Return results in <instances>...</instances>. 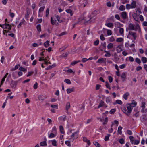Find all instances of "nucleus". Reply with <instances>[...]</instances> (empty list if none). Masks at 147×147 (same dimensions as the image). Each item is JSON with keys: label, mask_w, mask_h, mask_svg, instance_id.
I'll return each instance as SVG.
<instances>
[{"label": "nucleus", "mask_w": 147, "mask_h": 147, "mask_svg": "<svg viewBox=\"0 0 147 147\" xmlns=\"http://www.w3.org/2000/svg\"><path fill=\"white\" fill-rule=\"evenodd\" d=\"M25 22V20L24 19H23L21 20V22L18 25V26L17 27L18 28H19Z\"/></svg>", "instance_id": "nucleus-27"}, {"label": "nucleus", "mask_w": 147, "mask_h": 147, "mask_svg": "<svg viewBox=\"0 0 147 147\" xmlns=\"http://www.w3.org/2000/svg\"><path fill=\"white\" fill-rule=\"evenodd\" d=\"M74 88L73 87L71 88H68L66 90L68 94H69L72 92H74Z\"/></svg>", "instance_id": "nucleus-12"}, {"label": "nucleus", "mask_w": 147, "mask_h": 147, "mask_svg": "<svg viewBox=\"0 0 147 147\" xmlns=\"http://www.w3.org/2000/svg\"><path fill=\"white\" fill-rule=\"evenodd\" d=\"M64 82L67 84H71V82L69 79H66L64 80Z\"/></svg>", "instance_id": "nucleus-41"}, {"label": "nucleus", "mask_w": 147, "mask_h": 147, "mask_svg": "<svg viewBox=\"0 0 147 147\" xmlns=\"http://www.w3.org/2000/svg\"><path fill=\"white\" fill-rule=\"evenodd\" d=\"M126 72H124L121 75V77L122 79V81L123 82L124 81L125 79L126 78Z\"/></svg>", "instance_id": "nucleus-9"}, {"label": "nucleus", "mask_w": 147, "mask_h": 147, "mask_svg": "<svg viewBox=\"0 0 147 147\" xmlns=\"http://www.w3.org/2000/svg\"><path fill=\"white\" fill-rule=\"evenodd\" d=\"M65 11L68 13H70V15L72 16L74 14V13L70 9H67L65 10Z\"/></svg>", "instance_id": "nucleus-19"}, {"label": "nucleus", "mask_w": 147, "mask_h": 147, "mask_svg": "<svg viewBox=\"0 0 147 147\" xmlns=\"http://www.w3.org/2000/svg\"><path fill=\"white\" fill-rule=\"evenodd\" d=\"M116 103H114V104H115L116 103L120 105H121L122 104V102L121 101L119 100H116Z\"/></svg>", "instance_id": "nucleus-39"}, {"label": "nucleus", "mask_w": 147, "mask_h": 147, "mask_svg": "<svg viewBox=\"0 0 147 147\" xmlns=\"http://www.w3.org/2000/svg\"><path fill=\"white\" fill-rule=\"evenodd\" d=\"M126 65L125 64H123L119 66V67L121 69H123L125 67Z\"/></svg>", "instance_id": "nucleus-61"}, {"label": "nucleus", "mask_w": 147, "mask_h": 147, "mask_svg": "<svg viewBox=\"0 0 147 147\" xmlns=\"http://www.w3.org/2000/svg\"><path fill=\"white\" fill-rule=\"evenodd\" d=\"M116 111V109H111V111H109V113L110 114H113Z\"/></svg>", "instance_id": "nucleus-56"}, {"label": "nucleus", "mask_w": 147, "mask_h": 147, "mask_svg": "<svg viewBox=\"0 0 147 147\" xmlns=\"http://www.w3.org/2000/svg\"><path fill=\"white\" fill-rule=\"evenodd\" d=\"M123 39L122 38H119L116 39V41L117 42H121L123 40Z\"/></svg>", "instance_id": "nucleus-44"}, {"label": "nucleus", "mask_w": 147, "mask_h": 147, "mask_svg": "<svg viewBox=\"0 0 147 147\" xmlns=\"http://www.w3.org/2000/svg\"><path fill=\"white\" fill-rule=\"evenodd\" d=\"M132 16L134 20L137 22L139 21L137 15L136 13H134L132 14Z\"/></svg>", "instance_id": "nucleus-10"}, {"label": "nucleus", "mask_w": 147, "mask_h": 147, "mask_svg": "<svg viewBox=\"0 0 147 147\" xmlns=\"http://www.w3.org/2000/svg\"><path fill=\"white\" fill-rule=\"evenodd\" d=\"M135 60V61L138 64H140L141 63L140 59L138 58H136Z\"/></svg>", "instance_id": "nucleus-38"}, {"label": "nucleus", "mask_w": 147, "mask_h": 147, "mask_svg": "<svg viewBox=\"0 0 147 147\" xmlns=\"http://www.w3.org/2000/svg\"><path fill=\"white\" fill-rule=\"evenodd\" d=\"M104 102L103 100H101L100 102V103L98 107V108H99L102 107L104 105Z\"/></svg>", "instance_id": "nucleus-29"}, {"label": "nucleus", "mask_w": 147, "mask_h": 147, "mask_svg": "<svg viewBox=\"0 0 147 147\" xmlns=\"http://www.w3.org/2000/svg\"><path fill=\"white\" fill-rule=\"evenodd\" d=\"M59 129L61 132L62 134H63L64 132L63 131V126L61 125H60L59 127Z\"/></svg>", "instance_id": "nucleus-49"}, {"label": "nucleus", "mask_w": 147, "mask_h": 147, "mask_svg": "<svg viewBox=\"0 0 147 147\" xmlns=\"http://www.w3.org/2000/svg\"><path fill=\"white\" fill-rule=\"evenodd\" d=\"M66 118V116L65 115H63L62 116H60L58 118V119L61 121H65Z\"/></svg>", "instance_id": "nucleus-16"}, {"label": "nucleus", "mask_w": 147, "mask_h": 147, "mask_svg": "<svg viewBox=\"0 0 147 147\" xmlns=\"http://www.w3.org/2000/svg\"><path fill=\"white\" fill-rule=\"evenodd\" d=\"M122 129V127L121 126H119L117 130V132L120 134L121 135L122 134V132L121 131Z\"/></svg>", "instance_id": "nucleus-24"}, {"label": "nucleus", "mask_w": 147, "mask_h": 147, "mask_svg": "<svg viewBox=\"0 0 147 147\" xmlns=\"http://www.w3.org/2000/svg\"><path fill=\"white\" fill-rule=\"evenodd\" d=\"M128 29L130 30L136 31L137 30L139 29V32L140 31V27L138 24H137L135 26L131 23H130L129 25Z\"/></svg>", "instance_id": "nucleus-2"}, {"label": "nucleus", "mask_w": 147, "mask_h": 147, "mask_svg": "<svg viewBox=\"0 0 147 147\" xmlns=\"http://www.w3.org/2000/svg\"><path fill=\"white\" fill-rule=\"evenodd\" d=\"M121 16L124 20H125L128 18L127 13L125 11L122 12L121 13Z\"/></svg>", "instance_id": "nucleus-6"}, {"label": "nucleus", "mask_w": 147, "mask_h": 147, "mask_svg": "<svg viewBox=\"0 0 147 147\" xmlns=\"http://www.w3.org/2000/svg\"><path fill=\"white\" fill-rule=\"evenodd\" d=\"M17 85V82L16 81H12L11 82L10 85L12 88H13Z\"/></svg>", "instance_id": "nucleus-18"}, {"label": "nucleus", "mask_w": 147, "mask_h": 147, "mask_svg": "<svg viewBox=\"0 0 147 147\" xmlns=\"http://www.w3.org/2000/svg\"><path fill=\"white\" fill-rule=\"evenodd\" d=\"M97 62L99 63H106V58H101L98 59Z\"/></svg>", "instance_id": "nucleus-5"}, {"label": "nucleus", "mask_w": 147, "mask_h": 147, "mask_svg": "<svg viewBox=\"0 0 147 147\" xmlns=\"http://www.w3.org/2000/svg\"><path fill=\"white\" fill-rule=\"evenodd\" d=\"M134 111H135V113L133 115V116L136 117H138L139 115V111H138L136 108L134 109Z\"/></svg>", "instance_id": "nucleus-8"}, {"label": "nucleus", "mask_w": 147, "mask_h": 147, "mask_svg": "<svg viewBox=\"0 0 147 147\" xmlns=\"http://www.w3.org/2000/svg\"><path fill=\"white\" fill-rule=\"evenodd\" d=\"M105 83L106 84L105 86L106 88L108 89H110L111 88L108 82H106Z\"/></svg>", "instance_id": "nucleus-55"}, {"label": "nucleus", "mask_w": 147, "mask_h": 147, "mask_svg": "<svg viewBox=\"0 0 147 147\" xmlns=\"http://www.w3.org/2000/svg\"><path fill=\"white\" fill-rule=\"evenodd\" d=\"M126 107L128 113L129 114V116L131 113L132 111V105L131 104H127L126 105Z\"/></svg>", "instance_id": "nucleus-3"}, {"label": "nucleus", "mask_w": 147, "mask_h": 147, "mask_svg": "<svg viewBox=\"0 0 147 147\" xmlns=\"http://www.w3.org/2000/svg\"><path fill=\"white\" fill-rule=\"evenodd\" d=\"M99 43V40L98 39L95 41L94 42V45L95 46H97L98 45Z\"/></svg>", "instance_id": "nucleus-52"}, {"label": "nucleus", "mask_w": 147, "mask_h": 147, "mask_svg": "<svg viewBox=\"0 0 147 147\" xmlns=\"http://www.w3.org/2000/svg\"><path fill=\"white\" fill-rule=\"evenodd\" d=\"M132 9L135 8L136 6V2L135 1H133L132 2L131 4H130Z\"/></svg>", "instance_id": "nucleus-15"}, {"label": "nucleus", "mask_w": 147, "mask_h": 147, "mask_svg": "<svg viewBox=\"0 0 147 147\" xmlns=\"http://www.w3.org/2000/svg\"><path fill=\"white\" fill-rule=\"evenodd\" d=\"M93 144L96 147H100V145L96 141H94Z\"/></svg>", "instance_id": "nucleus-28"}, {"label": "nucleus", "mask_w": 147, "mask_h": 147, "mask_svg": "<svg viewBox=\"0 0 147 147\" xmlns=\"http://www.w3.org/2000/svg\"><path fill=\"white\" fill-rule=\"evenodd\" d=\"M3 28L4 29H7L9 30L11 29V26L9 24L5 23L3 24Z\"/></svg>", "instance_id": "nucleus-4"}, {"label": "nucleus", "mask_w": 147, "mask_h": 147, "mask_svg": "<svg viewBox=\"0 0 147 147\" xmlns=\"http://www.w3.org/2000/svg\"><path fill=\"white\" fill-rule=\"evenodd\" d=\"M123 112L125 113L127 116H129V114L128 113L125 107H124L123 110Z\"/></svg>", "instance_id": "nucleus-35"}, {"label": "nucleus", "mask_w": 147, "mask_h": 147, "mask_svg": "<svg viewBox=\"0 0 147 147\" xmlns=\"http://www.w3.org/2000/svg\"><path fill=\"white\" fill-rule=\"evenodd\" d=\"M129 0H121V3L123 4H125V3L129 2Z\"/></svg>", "instance_id": "nucleus-58"}, {"label": "nucleus", "mask_w": 147, "mask_h": 147, "mask_svg": "<svg viewBox=\"0 0 147 147\" xmlns=\"http://www.w3.org/2000/svg\"><path fill=\"white\" fill-rule=\"evenodd\" d=\"M146 105V103L144 102H141V107L143 109H144L145 107V105Z\"/></svg>", "instance_id": "nucleus-50"}, {"label": "nucleus", "mask_w": 147, "mask_h": 147, "mask_svg": "<svg viewBox=\"0 0 147 147\" xmlns=\"http://www.w3.org/2000/svg\"><path fill=\"white\" fill-rule=\"evenodd\" d=\"M95 19V18L94 16L90 15L85 19L84 18H82L80 19L79 23L80 24H82L85 22L88 23H90L91 22H94V20Z\"/></svg>", "instance_id": "nucleus-1"}, {"label": "nucleus", "mask_w": 147, "mask_h": 147, "mask_svg": "<svg viewBox=\"0 0 147 147\" xmlns=\"http://www.w3.org/2000/svg\"><path fill=\"white\" fill-rule=\"evenodd\" d=\"M106 26L109 27H112L113 26V24L111 23H108L105 24Z\"/></svg>", "instance_id": "nucleus-37"}, {"label": "nucleus", "mask_w": 147, "mask_h": 147, "mask_svg": "<svg viewBox=\"0 0 147 147\" xmlns=\"http://www.w3.org/2000/svg\"><path fill=\"white\" fill-rule=\"evenodd\" d=\"M34 73V72L33 71H29L28 72V74L26 75V76L28 77H29L32 75Z\"/></svg>", "instance_id": "nucleus-51"}, {"label": "nucleus", "mask_w": 147, "mask_h": 147, "mask_svg": "<svg viewBox=\"0 0 147 147\" xmlns=\"http://www.w3.org/2000/svg\"><path fill=\"white\" fill-rule=\"evenodd\" d=\"M70 103L69 102H68L67 103L66 106V109L67 111H68L70 107Z\"/></svg>", "instance_id": "nucleus-31"}, {"label": "nucleus", "mask_w": 147, "mask_h": 147, "mask_svg": "<svg viewBox=\"0 0 147 147\" xmlns=\"http://www.w3.org/2000/svg\"><path fill=\"white\" fill-rule=\"evenodd\" d=\"M55 137V135L53 133H51L49 136V137L50 138H53Z\"/></svg>", "instance_id": "nucleus-64"}, {"label": "nucleus", "mask_w": 147, "mask_h": 147, "mask_svg": "<svg viewBox=\"0 0 147 147\" xmlns=\"http://www.w3.org/2000/svg\"><path fill=\"white\" fill-rule=\"evenodd\" d=\"M129 35H131L133 37L134 39L135 40L137 37L136 33L134 32L129 31Z\"/></svg>", "instance_id": "nucleus-7"}, {"label": "nucleus", "mask_w": 147, "mask_h": 147, "mask_svg": "<svg viewBox=\"0 0 147 147\" xmlns=\"http://www.w3.org/2000/svg\"><path fill=\"white\" fill-rule=\"evenodd\" d=\"M126 8L127 9H132L130 4H127L126 5Z\"/></svg>", "instance_id": "nucleus-46"}, {"label": "nucleus", "mask_w": 147, "mask_h": 147, "mask_svg": "<svg viewBox=\"0 0 147 147\" xmlns=\"http://www.w3.org/2000/svg\"><path fill=\"white\" fill-rule=\"evenodd\" d=\"M55 16L56 17V19H57L58 21L60 22L61 23L63 22L62 20H60V17L58 15H55Z\"/></svg>", "instance_id": "nucleus-22"}, {"label": "nucleus", "mask_w": 147, "mask_h": 147, "mask_svg": "<svg viewBox=\"0 0 147 147\" xmlns=\"http://www.w3.org/2000/svg\"><path fill=\"white\" fill-rule=\"evenodd\" d=\"M40 145L41 146H46L47 145L46 142L45 141L41 142L40 143Z\"/></svg>", "instance_id": "nucleus-30"}, {"label": "nucleus", "mask_w": 147, "mask_h": 147, "mask_svg": "<svg viewBox=\"0 0 147 147\" xmlns=\"http://www.w3.org/2000/svg\"><path fill=\"white\" fill-rule=\"evenodd\" d=\"M105 52L106 53L105 55V57H109L111 56V54L109 53L107 51H105Z\"/></svg>", "instance_id": "nucleus-57"}, {"label": "nucleus", "mask_w": 147, "mask_h": 147, "mask_svg": "<svg viewBox=\"0 0 147 147\" xmlns=\"http://www.w3.org/2000/svg\"><path fill=\"white\" fill-rule=\"evenodd\" d=\"M109 40L110 42H113L115 40V39L114 37L112 36L109 38Z\"/></svg>", "instance_id": "nucleus-63"}, {"label": "nucleus", "mask_w": 147, "mask_h": 147, "mask_svg": "<svg viewBox=\"0 0 147 147\" xmlns=\"http://www.w3.org/2000/svg\"><path fill=\"white\" fill-rule=\"evenodd\" d=\"M19 70L20 71H22L23 72H25L26 71V69L22 67H19Z\"/></svg>", "instance_id": "nucleus-42"}, {"label": "nucleus", "mask_w": 147, "mask_h": 147, "mask_svg": "<svg viewBox=\"0 0 147 147\" xmlns=\"http://www.w3.org/2000/svg\"><path fill=\"white\" fill-rule=\"evenodd\" d=\"M49 8H47L46 11V16L48 17L49 16Z\"/></svg>", "instance_id": "nucleus-47"}, {"label": "nucleus", "mask_w": 147, "mask_h": 147, "mask_svg": "<svg viewBox=\"0 0 147 147\" xmlns=\"http://www.w3.org/2000/svg\"><path fill=\"white\" fill-rule=\"evenodd\" d=\"M113 47V45L112 43H110L107 46V47L108 49L112 48Z\"/></svg>", "instance_id": "nucleus-36"}, {"label": "nucleus", "mask_w": 147, "mask_h": 147, "mask_svg": "<svg viewBox=\"0 0 147 147\" xmlns=\"http://www.w3.org/2000/svg\"><path fill=\"white\" fill-rule=\"evenodd\" d=\"M51 22L52 25L56 24L57 22V20H53V18L51 17Z\"/></svg>", "instance_id": "nucleus-13"}, {"label": "nucleus", "mask_w": 147, "mask_h": 147, "mask_svg": "<svg viewBox=\"0 0 147 147\" xmlns=\"http://www.w3.org/2000/svg\"><path fill=\"white\" fill-rule=\"evenodd\" d=\"M119 32L120 34H122L124 32L123 29L122 28H120L119 30Z\"/></svg>", "instance_id": "nucleus-53"}, {"label": "nucleus", "mask_w": 147, "mask_h": 147, "mask_svg": "<svg viewBox=\"0 0 147 147\" xmlns=\"http://www.w3.org/2000/svg\"><path fill=\"white\" fill-rule=\"evenodd\" d=\"M100 39L102 41L104 40H105V38L104 37L103 34H101L100 36Z\"/></svg>", "instance_id": "nucleus-59"}, {"label": "nucleus", "mask_w": 147, "mask_h": 147, "mask_svg": "<svg viewBox=\"0 0 147 147\" xmlns=\"http://www.w3.org/2000/svg\"><path fill=\"white\" fill-rule=\"evenodd\" d=\"M49 45V42L48 40L47 41L44 43V45L46 47H48Z\"/></svg>", "instance_id": "nucleus-43"}, {"label": "nucleus", "mask_w": 147, "mask_h": 147, "mask_svg": "<svg viewBox=\"0 0 147 147\" xmlns=\"http://www.w3.org/2000/svg\"><path fill=\"white\" fill-rule=\"evenodd\" d=\"M79 133V131L77 130L76 132H74V133L72 134V135H73V136L74 137V138H75V139H76L78 138V135Z\"/></svg>", "instance_id": "nucleus-11"}, {"label": "nucleus", "mask_w": 147, "mask_h": 147, "mask_svg": "<svg viewBox=\"0 0 147 147\" xmlns=\"http://www.w3.org/2000/svg\"><path fill=\"white\" fill-rule=\"evenodd\" d=\"M132 107H135L136 105H137V102L135 101L134 100H132L131 103Z\"/></svg>", "instance_id": "nucleus-23"}, {"label": "nucleus", "mask_w": 147, "mask_h": 147, "mask_svg": "<svg viewBox=\"0 0 147 147\" xmlns=\"http://www.w3.org/2000/svg\"><path fill=\"white\" fill-rule=\"evenodd\" d=\"M129 95V94L128 92H126L124 94L123 96L125 100H127V98Z\"/></svg>", "instance_id": "nucleus-21"}, {"label": "nucleus", "mask_w": 147, "mask_h": 147, "mask_svg": "<svg viewBox=\"0 0 147 147\" xmlns=\"http://www.w3.org/2000/svg\"><path fill=\"white\" fill-rule=\"evenodd\" d=\"M119 9L121 11H124L125 10V8L123 5H121L119 7Z\"/></svg>", "instance_id": "nucleus-32"}, {"label": "nucleus", "mask_w": 147, "mask_h": 147, "mask_svg": "<svg viewBox=\"0 0 147 147\" xmlns=\"http://www.w3.org/2000/svg\"><path fill=\"white\" fill-rule=\"evenodd\" d=\"M88 2L87 0H83V3L81 4V6L84 7L87 4Z\"/></svg>", "instance_id": "nucleus-17"}, {"label": "nucleus", "mask_w": 147, "mask_h": 147, "mask_svg": "<svg viewBox=\"0 0 147 147\" xmlns=\"http://www.w3.org/2000/svg\"><path fill=\"white\" fill-rule=\"evenodd\" d=\"M106 102L107 103L111 102V100L109 97H107L106 99Z\"/></svg>", "instance_id": "nucleus-45"}, {"label": "nucleus", "mask_w": 147, "mask_h": 147, "mask_svg": "<svg viewBox=\"0 0 147 147\" xmlns=\"http://www.w3.org/2000/svg\"><path fill=\"white\" fill-rule=\"evenodd\" d=\"M107 33L108 35H111L112 34V32L111 30H107Z\"/></svg>", "instance_id": "nucleus-54"}, {"label": "nucleus", "mask_w": 147, "mask_h": 147, "mask_svg": "<svg viewBox=\"0 0 147 147\" xmlns=\"http://www.w3.org/2000/svg\"><path fill=\"white\" fill-rule=\"evenodd\" d=\"M71 141L68 140L66 141L65 142V144L68 146L70 147L71 146V144H70V142Z\"/></svg>", "instance_id": "nucleus-34"}, {"label": "nucleus", "mask_w": 147, "mask_h": 147, "mask_svg": "<svg viewBox=\"0 0 147 147\" xmlns=\"http://www.w3.org/2000/svg\"><path fill=\"white\" fill-rule=\"evenodd\" d=\"M108 119L107 117H106L104 120V122L103 123V124H106L108 122Z\"/></svg>", "instance_id": "nucleus-60"}, {"label": "nucleus", "mask_w": 147, "mask_h": 147, "mask_svg": "<svg viewBox=\"0 0 147 147\" xmlns=\"http://www.w3.org/2000/svg\"><path fill=\"white\" fill-rule=\"evenodd\" d=\"M57 141L55 140H52V144L54 146H57Z\"/></svg>", "instance_id": "nucleus-48"}, {"label": "nucleus", "mask_w": 147, "mask_h": 147, "mask_svg": "<svg viewBox=\"0 0 147 147\" xmlns=\"http://www.w3.org/2000/svg\"><path fill=\"white\" fill-rule=\"evenodd\" d=\"M141 61L143 63H146L147 62V58L143 57L141 58Z\"/></svg>", "instance_id": "nucleus-20"}, {"label": "nucleus", "mask_w": 147, "mask_h": 147, "mask_svg": "<svg viewBox=\"0 0 147 147\" xmlns=\"http://www.w3.org/2000/svg\"><path fill=\"white\" fill-rule=\"evenodd\" d=\"M82 140L83 141L87 142L88 145H90V140H88L86 137H83Z\"/></svg>", "instance_id": "nucleus-14"}, {"label": "nucleus", "mask_w": 147, "mask_h": 147, "mask_svg": "<svg viewBox=\"0 0 147 147\" xmlns=\"http://www.w3.org/2000/svg\"><path fill=\"white\" fill-rule=\"evenodd\" d=\"M36 28L37 30L39 32H40L41 31V26L40 24H38L36 26Z\"/></svg>", "instance_id": "nucleus-33"}, {"label": "nucleus", "mask_w": 147, "mask_h": 147, "mask_svg": "<svg viewBox=\"0 0 147 147\" xmlns=\"http://www.w3.org/2000/svg\"><path fill=\"white\" fill-rule=\"evenodd\" d=\"M56 66L55 64H53L52 65H50L48 67H47L45 69L46 70H49L54 67Z\"/></svg>", "instance_id": "nucleus-25"}, {"label": "nucleus", "mask_w": 147, "mask_h": 147, "mask_svg": "<svg viewBox=\"0 0 147 147\" xmlns=\"http://www.w3.org/2000/svg\"><path fill=\"white\" fill-rule=\"evenodd\" d=\"M110 136V134H107V135L105 137V138L104 139L105 141H108L109 140V137Z\"/></svg>", "instance_id": "nucleus-40"}, {"label": "nucleus", "mask_w": 147, "mask_h": 147, "mask_svg": "<svg viewBox=\"0 0 147 147\" xmlns=\"http://www.w3.org/2000/svg\"><path fill=\"white\" fill-rule=\"evenodd\" d=\"M70 141L73 142L75 139V138H74V137L73 136V135L72 134L70 136L68 137Z\"/></svg>", "instance_id": "nucleus-26"}, {"label": "nucleus", "mask_w": 147, "mask_h": 147, "mask_svg": "<svg viewBox=\"0 0 147 147\" xmlns=\"http://www.w3.org/2000/svg\"><path fill=\"white\" fill-rule=\"evenodd\" d=\"M45 8V7L44 6H43L42 7H40L39 10V13L40 12H42L44 10V9Z\"/></svg>", "instance_id": "nucleus-62"}]
</instances>
